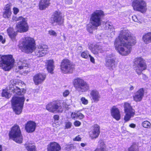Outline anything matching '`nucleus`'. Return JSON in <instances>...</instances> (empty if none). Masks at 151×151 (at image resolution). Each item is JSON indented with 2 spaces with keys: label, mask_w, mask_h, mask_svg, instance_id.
<instances>
[{
  "label": "nucleus",
  "mask_w": 151,
  "mask_h": 151,
  "mask_svg": "<svg viewBox=\"0 0 151 151\" xmlns=\"http://www.w3.org/2000/svg\"><path fill=\"white\" fill-rule=\"evenodd\" d=\"M25 99L24 97L14 96L12 100L13 109L17 114H20L22 111Z\"/></svg>",
  "instance_id": "nucleus-4"
},
{
  "label": "nucleus",
  "mask_w": 151,
  "mask_h": 151,
  "mask_svg": "<svg viewBox=\"0 0 151 151\" xmlns=\"http://www.w3.org/2000/svg\"><path fill=\"white\" fill-rule=\"evenodd\" d=\"M98 35H96V37L97 38H98Z\"/></svg>",
  "instance_id": "nucleus-59"
},
{
  "label": "nucleus",
  "mask_w": 151,
  "mask_h": 151,
  "mask_svg": "<svg viewBox=\"0 0 151 151\" xmlns=\"http://www.w3.org/2000/svg\"><path fill=\"white\" fill-rule=\"evenodd\" d=\"M91 98L94 102H98L101 98V96L99 92L96 90H93L91 91L90 93Z\"/></svg>",
  "instance_id": "nucleus-21"
},
{
  "label": "nucleus",
  "mask_w": 151,
  "mask_h": 151,
  "mask_svg": "<svg viewBox=\"0 0 151 151\" xmlns=\"http://www.w3.org/2000/svg\"><path fill=\"white\" fill-rule=\"evenodd\" d=\"M129 151H135L134 149L133 146H131L129 149Z\"/></svg>",
  "instance_id": "nucleus-52"
},
{
  "label": "nucleus",
  "mask_w": 151,
  "mask_h": 151,
  "mask_svg": "<svg viewBox=\"0 0 151 151\" xmlns=\"http://www.w3.org/2000/svg\"><path fill=\"white\" fill-rule=\"evenodd\" d=\"M94 26L92 25H88L87 27V30L90 33H92L93 32V29L94 28Z\"/></svg>",
  "instance_id": "nucleus-38"
},
{
  "label": "nucleus",
  "mask_w": 151,
  "mask_h": 151,
  "mask_svg": "<svg viewBox=\"0 0 151 151\" xmlns=\"http://www.w3.org/2000/svg\"><path fill=\"white\" fill-rule=\"evenodd\" d=\"M14 60L12 55H0V67L5 71L9 70L13 67Z\"/></svg>",
  "instance_id": "nucleus-3"
},
{
  "label": "nucleus",
  "mask_w": 151,
  "mask_h": 151,
  "mask_svg": "<svg viewBox=\"0 0 151 151\" xmlns=\"http://www.w3.org/2000/svg\"><path fill=\"white\" fill-rule=\"evenodd\" d=\"M35 42L33 38L29 37H25L20 41V47L25 52L32 53L35 48Z\"/></svg>",
  "instance_id": "nucleus-2"
},
{
  "label": "nucleus",
  "mask_w": 151,
  "mask_h": 151,
  "mask_svg": "<svg viewBox=\"0 0 151 151\" xmlns=\"http://www.w3.org/2000/svg\"><path fill=\"white\" fill-rule=\"evenodd\" d=\"M10 138L13 139L16 142L21 143L22 141V137L19 127L17 125H15L12 128L9 133Z\"/></svg>",
  "instance_id": "nucleus-6"
},
{
  "label": "nucleus",
  "mask_w": 151,
  "mask_h": 151,
  "mask_svg": "<svg viewBox=\"0 0 151 151\" xmlns=\"http://www.w3.org/2000/svg\"><path fill=\"white\" fill-rule=\"evenodd\" d=\"M132 6L134 10L145 12L146 10L145 2L142 0H134Z\"/></svg>",
  "instance_id": "nucleus-15"
},
{
  "label": "nucleus",
  "mask_w": 151,
  "mask_h": 151,
  "mask_svg": "<svg viewBox=\"0 0 151 151\" xmlns=\"http://www.w3.org/2000/svg\"><path fill=\"white\" fill-rule=\"evenodd\" d=\"M2 147L1 145H0V151H2Z\"/></svg>",
  "instance_id": "nucleus-57"
},
{
  "label": "nucleus",
  "mask_w": 151,
  "mask_h": 151,
  "mask_svg": "<svg viewBox=\"0 0 151 151\" xmlns=\"http://www.w3.org/2000/svg\"><path fill=\"white\" fill-rule=\"evenodd\" d=\"M113 34H114V32H113V33H112Z\"/></svg>",
  "instance_id": "nucleus-60"
},
{
  "label": "nucleus",
  "mask_w": 151,
  "mask_h": 151,
  "mask_svg": "<svg viewBox=\"0 0 151 151\" xmlns=\"http://www.w3.org/2000/svg\"><path fill=\"white\" fill-rule=\"evenodd\" d=\"M77 115H78V113L73 112L71 114V116L73 119H77L78 118Z\"/></svg>",
  "instance_id": "nucleus-41"
},
{
  "label": "nucleus",
  "mask_w": 151,
  "mask_h": 151,
  "mask_svg": "<svg viewBox=\"0 0 151 151\" xmlns=\"http://www.w3.org/2000/svg\"><path fill=\"white\" fill-rule=\"evenodd\" d=\"M74 124L76 126L78 127L80 125L81 123L79 121H76L74 122Z\"/></svg>",
  "instance_id": "nucleus-45"
},
{
  "label": "nucleus",
  "mask_w": 151,
  "mask_h": 151,
  "mask_svg": "<svg viewBox=\"0 0 151 151\" xmlns=\"http://www.w3.org/2000/svg\"><path fill=\"white\" fill-rule=\"evenodd\" d=\"M89 48L94 54H96L99 52H102L101 46L98 45L93 46V45H91L89 46Z\"/></svg>",
  "instance_id": "nucleus-25"
},
{
  "label": "nucleus",
  "mask_w": 151,
  "mask_h": 151,
  "mask_svg": "<svg viewBox=\"0 0 151 151\" xmlns=\"http://www.w3.org/2000/svg\"><path fill=\"white\" fill-rule=\"evenodd\" d=\"M86 144H85V143H81V145L82 147H84L86 145Z\"/></svg>",
  "instance_id": "nucleus-55"
},
{
  "label": "nucleus",
  "mask_w": 151,
  "mask_h": 151,
  "mask_svg": "<svg viewBox=\"0 0 151 151\" xmlns=\"http://www.w3.org/2000/svg\"><path fill=\"white\" fill-rule=\"evenodd\" d=\"M111 115L116 120H119L120 119L121 115L118 109L115 106H113L111 110Z\"/></svg>",
  "instance_id": "nucleus-23"
},
{
  "label": "nucleus",
  "mask_w": 151,
  "mask_h": 151,
  "mask_svg": "<svg viewBox=\"0 0 151 151\" xmlns=\"http://www.w3.org/2000/svg\"><path fill=\"white\" fill-rule=\"evenodd\" d=\"M124 113L125 114L124 119L125 122H127L134 116L135 114V110L132 108L130 104L127 102L124 103Z\"/></svg>",
  "instance_id": "nucleus-12"
},
{
  "label": "nucleus",
  "mask_w": 151,
  "mask_h": 151,
  "mask_svg": "<svg viewBox=\"0 0 151 151\" xmlns=\"http://www.w3.org/2000/svg\"><path fill=\"white\" fill-rule=\"evenodd\" d=\"M46 109L50 112L54 113H61L63 111V108L61 103L58 101L49 103L47 105Z\"/></svg>",
  "instance_id": "nucleus-9"
},
{
  "label": "nucleus",
  "mask_w": 151,
  "mask_h": 151,
  "mask_svg": "<svg viewBox=\"0 0 151 151\" xmlns=\"http://www.w3.org/2000/svg\"><path fill=\"white\" fill-rule=\"evenodd\" d=\"M45 75L41 73H38L35 75L33 77L35 83L38 85L41 83L45 79Z\"/></svg>",
  "instance_id": "nucleus-19"
},
{
  "label": "nucleus",
  "mask_w": 151,
  "mask_h": 151,
  "mask_svg": "<svg viewBox=\"0 0 151 151\" xmlns=\"http://www.w3.org/2000/svg\"><path fill=\"white\" fill-rule=\"evenodd\" d=\"M100 132L99 126L97 124H95L92 130L89 133V136L92 139H96L98 137Z\"/></svg>",
  "instance_id": "nucleus-18"
},
{
  "label": "nucleus",
  "mask_w": 151,
  "mask_h": 151,
  "mask_svg": "<svg viewBox=\"0 0 151 151\" xmlns=\"http://www.w3.org/2000/svg\"><path fill=\"white\" fill-rule=\"evenodd\" d=\"M133 89H134V87L132 86H131L129 88L130 90L131 91V90H133Z\"/></svg>",
  "instance_id": "nucleus-56"
},
{
  "label": "nucleus",
  "mask_w": 151,
  "mask_h": 151,
  "mask_svg": "<svg viewBox=\"0 0 151 151\" xmlns=\"http://www.w3.org/2000/svg\"><path fill=\"white\" fill-rule=\"evenodd\" d=\"M142 126L145 128H150L151 127V124L150 122L147 121L143 122L142 124Z\"/></svg>",
  "instance_id": "nucleus-33"
},
{
  "label": "nucleus",
  "mask_w": 151,
  "mask_h": 151,
  "mask_svg": "<svg viewBox=\"0 0 151 151\" xmlns=\"http://www.w3.org/2000/svg\"><path fill=\"white\" fill-rule=\"evenodd\" d=\"M144 91L143 88H140L133 96V99L136 102L141 101L144 96Z\"/></svg>",
  "instance_id": "nucleus-20"
},
{
  "label": "nucleus",
  "mask_w": 151,
  "mask_h": 151,
  "mask_svg": "<svg viewBox=\"0 0 151 151\" xmlns=\"http://www.w3.org/2000/svg\"><path fill=\"white\" fill-rule=\"evenodd\" d=\"M50 0H40L39 4V8L40 10H44L50 6Z\"/></svg>",
  "instance_id": "nucleus-27"
},
{
  "label": "nucleus",
  "mask_w": 151,
  "mask_h": 151,
  "mask_svg": "<svg viewBox=\"0 0 151 151\" xmlns=\"http://www.w3.org/2000/svg\"><path fill=\"white\" fill-rule=\"evenodd\" d=\"M73 147V145H67L65 148L68 151H69L71 150Z\"/></svg>",
  "instance_id": "nucleus-43"
},
{
  "label": "nucleus",
  "mask_w": 151,
  "mask_h": 151,
  "mask_svg": "<svg viewBox=\"0 0 151 151\" xmlns=\"http://www.w3.org/2000/svg\"><path fill=\"white\" fill-rule=\"evenodd\" d=\"M29 65L27 61L24 58H20L18 62V67L20 70L26 69Z\"/></svg>",
  "instance_id": "nucleus-26"
},
{
  "label": "nucleus",
  "mask_w": 151,
  "mask_h": 151,
  "mask_svg": "<svg viewBox=\"0 0 151 151\" xmlns=\"http://www.w3.org/2000/svg\"><path fill=\"white\" fill-rule=\"evenodd\" d=\"M36 124L33 122L29 121L26 124L25 129L27 132L29 133H31L35 131Z\"/></svg>",
  "instance_id": "nucleus-24"
},
{
  "label": "nucleus",
  "mask_w": 151,
  "mask_h": 151,
  "mask_svg": "<svg viewBox=\"0 0 151 151\" xmlns=\"http://www.w3.org/2000/svg\"><path fill=\"white\" fill-rule=\"evenodd\" d=\"M132 19L135 22H137L138 20L137 19V18L136 16H134L132 17Z\"/></svg>",
  "instance_id": "nucleus-54"
},
{
  "label": "nucleus",
  "mask_w": 151,
  "mask_h": 151,
  "mask_svg": "<svg viewBox=\"0 0 151 151\" xmlns=\"http://www.w3.org/2000/svg\"><path fill=\"white\" fill-rule=\"evenodd\" d=\"M81 101L82 103L84 105H87L88 103V101L84 97H82L81 98Z\"/></svg>",
  "instance_id": "nucleus-39"
},
{
  "label": "nucleus",
  "mask_w": 151,
  "mask_h": 151,
  "mask_svg": "<svg viewBox=\"0 0 151 151\" xmlns=\"http://www.w3.org/2000/svg\"><path fill=\"white\" fill-rule=\"evenodd\" d=\"M135 64L137 65L136 71L138 75H140L142 71L146 69L147 65L145 61L141 57L135 58L134 60Z\"/></svg>",
  "instance_id": "nucleus-14"
},
{
  "label": "nucleus",
  "mask_w": 151,
  "mask_h": 151,
  "mask_svg": "<svg viewBox=\"0 0 151 151\" xmlns=\"http://www.w3.org/2000/svg\"><path fill=\"white\" fill-rule=\"evenodd\" d=\"M129 126L132 128H134L136 127V125L132 123L129 125Z\"/></svg>",
  "instance_id": "nucleus-53"
},
{
  "label": "nucleus",
  "mask_w": 151,
  "mask_h": 151,
  "mask_svg": "<svg viewBox=\"0 0 151 151\" xmlns=\"http://www.w3.org/2000/svg\"><path fill=\"white\" fill-rule=\"evenodd\" d=\"M77 115L78 118H79L80 119H82L84 117V116L81 113H78V115Z\"/></svg>",
  "instance_id": "nucleus-46"
},
{
  "label": "nucleus",
  "mask_w": 151,
  "mask_h": 151,
  "mask_svg": "<svg viewBox=\"0 0 151 151\" xmlns=\"http://www.w3.org/2000/svg\"><path fill=\"white\" fill-rule=\"evenodd\" d=\"M53 118L55 120H58L59 119V116L58 115H55L54 116Z\"/></svg>",
  "instance_id": "nucleus-51"
},
{
  "label": "nucleus",
  "mask_w": 151,
  "mask_h": 151,
  "mask_svg": "<svg viewBox=\"0 0 151 151\" xmlns=\"http://www.w3.org/2000/svg\"><path fill=\"white\" fill-rule=\"evenodd\" d=\"M65 2L67 4H71L72 3V0H65Z\"/></svg>",
  "instance_id": "nucleus-49"
},
{
  "label": "nucleus",
  "mask_w": 151,
  "mask_h": 151,
  "mask_svg": "<svg viewBox=\"0 0 151 151\" xmlns=\"http://www.w3.org/2000/svg\"><path fill=\"white\" fill-rule=\"evenodd\" d=\"M70 93V92L68 90H65L63 93V96L65 97H67Z\"/></svg>",
  "instance_id": "nucleus-42"
},
{
  "label": "nucleus",
  "mask_w": 151,
  "mask_h": 151,
  "mask_svg": "<svg viewBox=\"0 0 151 151\" xmlns=\"http://www.w3.org/2000/svg\"><path fill=\"white\" fill-rule=\"evenodd\" d=\"M89 55H90L88 52L87 51H85L83 52L81 54V56L85 59H87Z\"/></svg>",
  "instance_id": "nucleus-35"
},
{
  "label": "nucleus",
  "mask_w": 151,
  "mask_h": 151,
  "mask_svg": "<svg viewBox=\"0 0 151 151\" xmlns=\"http://www.w3.org/2000/svg\"><path fill=\"white\" fill-rule=\"evenodd\" d=\"M0 41H1L2 43L3 44L5 42V40H3V37L1 35H0Z\"/></svg>",
  "instance_id": "nucleus-50"
},
{
  "label": "nucleus",
  "mask_w": 151,
  "mask_h": 151,
  "mask_svg": "<svg viewBox=\"0 0 151 151\" xmlns=\"http://www.w3.org/2000/svg\"><path fill=\"white\" fill-rule=\"evenodd\" d=\"M24 84L23 82L19 81L16 80H11L10 81L9 87V90L14 93L18 95H23L26 92L24 89H20L19 86L21 84Z\"/></svg>",
  "instance_id": "nucleus-5"
},
{
  "label": "nucleus",
  "mask_w": 151,
  "mask_h": 151,
  "mask_svg": "<svg viewBox=\"0 0 151 151\" xmlns=\"http://www.w3.org/2000/svg\"><path fill=\"white\" fill-rule=\"evenodd\" d=\"M28 99L27 100V101H28Z\"/></svg>",
  "instance_id": "nucleus-61"
},
{
  "label": "nucleus",
  "mask_w": 151,
  "mask_h": 151,
  "mask_svg": "<svg viewBox=\"0 0 151 151\" xmlns=\"http://www.w3.org/2000/svg\"><path fill=\"white\" fill-rule=\"evenodd\" d=\"M48 33L51 36L56 37L57 36L56 32L53 30L51 29L48 31Z\"/></svg>",
  "instance_id": "nucleus-37"
},
{
  "label": "nucleus",
  "mask_w": 151,
  "mask_h": 151,
  "mask_svg": "<svg viewBox=\"0 0 151 151\" xmlns=\"http://www.w3.org/2000/svg\"><path fill=\"white\" fill-rule=\"evenodd\" d=\"M72 125V123L70 122H66L65 123V129H68L70 128Z\"/></svg>",
  "instance_id": "nucleus-40"
},
{
  "label": "nucleus",
  "mask_w": 151,
  "mask_h": 151,
  "mask_svg": "<svg viewBox=\"0 0 151 151\" xmlns=\"http://www.w3.org/2000/svg\"><path fill=\"white\" fill-rule=\"evenodd\" d=\"M47 149V151H60L61 147L57 143L52 142L48 145Z\"/></svg>",
  "instance_id": "nucleus-22"
},
{
  "label": "nucleus",
  "mask_w": 151,
  "mask_h": 151,
  "mask_svg": "<svg viewBox=\"0 0 151 151\" xmlns=\"http://www.w3.org/2000/svg\"><path fill=\"white\" fill-rule=\"evenodd\" d=\"M73 83L76 89L79 92H85L89 89L88 85L81 78H77L75 79Z\"/></svg>",
  "instance_id": "nucleus-8"
},
{
  "label": "nucleus",
  "mask_w": 151,
  "mask_h": 151,
  "mask_svg": "<svg viewBox=\"0 0 151 151\" xmlns=\"http://www.w3.org/2000/svg\"><path fill=\"white\" fill-rule=\"evenodd\" d=\"M63 37H64L65 39V35H63Z\"/></svg>",
  "instance_id": "nucleus-58"
},
{
  "label": "nucleus",
  "mask_w": 151,
  "mask_h": 151,
  "mask_svg": "<svg viewBox=\"0 0 151 151\" xmlns=\"http://www.w3.org/2000/svg\"><path fill=\"white\" fill-rule=\"evenodd\" d=\"M47 70L51 73H53V71L55 68L53 61L52 60H48L47 61Z\"/></svg>",
  "instance_id": "nucleus-28"
},
{
  "label": "nucleus",
  "mask_w": 151,
  "mask_h": 151,
  "mask_svg": "<svg viewBox=\"0 0 151 151\" xmlns=\"http://www.w3.org/2000/svg\"><path fill=\"white\" fill-rule=\"evenodd\" d=\"M106 149L104 146L98 147L94 151H106Z\"/></svg>",
  "instance_id": "nucleus-36"
},
{
  "label": "nucleus",
  "mask_w": 151,
  "mask_h": 151,
  "mask_svg": "<svg viewBox=\"0 0 151 151\" xmlns=\"http://www.w3.org/2000/svg\"><path fill=\"white\" fill-rule=\"evenodd\" d=\"M12 14L11 9L9 5H7L4 12L3 16L5 18H9Z\"/></svg>",
  "instance_id": "nucleus-29"
},
{
  "label": "nucleus",
  "mask_w": 151,
  "mask_h": 151,
  "mask_svg": "<svg viewBox=\"0 0 151 151\" xmlns=\"http://www.w3.org/2000/svg\"><path fill=\"white\" fill-rule=\"evenodd\" d=\"M47 46L44 44L39 45L34 50L35 55L37 57L44 56L47 52Z\"/></svg>",
  "instance_id": "nucleus-16"
},
{
  "label": "nucleus",
  "mask_w": 151,
  "mask_h": 151,
  "mask_svg": "<svg viewBox=\"0 0 151 151\" xmlns=\"http://www.w3.org/2000/svg\"><path fill=\"white\" fill-rule=\"evenodd\" d=\"M50 19L52 24L56 23L58 25H61L64 22V16L60 11H55L54 12Z\"/></svg>",
  "instance_id": "nucleus-11"
},
{
  "label": "nucleus",
  "mask_w": 151,
  "mask_h": 151,
  "mask_svg": "<svg viewBox=\"0 0 151 151\" xmlns=\"http://www.w3.org/2000/svg\"><path fill=\"white\" fill-rule=\"evenodd\" d=\"M101 39V38H98V39Z\"/></svg>",
  "instance_id": "nucleus-62"
},
{
  "label": "nucleus",
  "mask_w": 151,
  "mask_h": 151,
  "mask_svg": "<svg viewBox=\"0 0 151 151\" xmlns=\"http://www.w3.org/2000/svg\"><path fill=\"white\" fill-rule=\"evenodd\" d=\"M16 21H20L16 25V28L17 31L20 32H25L28 29V26L26 22V19L22 16L17 18H14Z\"/></svg>",
  "instance_id": "nucleus-10"
},
{
  "label": "nucleus",
  "mask_w": 151,
  "mask_h": 151,
  "mask_svg": "<svg viewBox=\"0 0 151 151\" xmlns=\"http://www.w3.org/2000/svg\"><path fill=\"white\" fill-rule=\"evenodd\" d=\"M26 146L28 151H36L35 146L34 144L27 142L26 143Z\"/></svg>",
  "instance_id": "nucleus-32"
},
{
  "label": "nucleus",
  "mask_w": 151,
  "mask_h": 151,
  "mask_svg": "<svg viewBox=\"0 0 151 151\" xmlns=\"http://www.w3.org/2000/svg\"><path fill=\"white\" fill-rule=\"evenodd\" d=\"M135 38L132 37L127 30H122L119 36L116 38L114 43L115 49L123 55L130 53L131 46L136 43Z\"/></svg>",
  "instance_id": "nucleus-1"
},
{
  "label": "nucleus",
  "mask_w": 151,
  "mask_h": 151,
  "mask_svg": "<svg viewBox=\"0 0 151 151\" xmlns=\"http://www.w3.org/2000/svg\"><path fill=\"white\" fill-rule=\"evenodd\" d=\"M81 138L79 136H77L75 138H74L73 140L74 141H80L81 140Z\"/></svg>",
  "instance_id": "nucleus-47"
},
{
  "label": "nucleus",
  "mask_w": 151,
  "mask_h": 151,
  "mask_svg": "<svg viewBox=\"0 0 151 151\" xmlns=\"http://www.w3.org/2000/svg\"><path fill=\"white\" fill-rule=\"evenodd\" d=\"M13 12L14 14H17L19 12V9L16 7H14L13 9Z\"/></svg>",
  "instance_id": "nucleus-44"
},
{
  "label": "nucleus",
  "mask_w": 151,
  "mask_h": 151,
  "mask_svg": "<svg viewBox=\"0 0 151 151\" xmlns=\"http://www.w3.org/2000/svg\"><path fill=\"white\" fill-rule=\"evenodd\" d=\"M2 95V96L4 97L7 98H9L11 96L10 93L6 89L3 90Z\"/></svg>",
  "instance_id": "nucleus-34"
},
{
  "label": "nucleus",
  "mask_w": 151,
  "mask_h": 151,
  "mask_svg": "<svg viewBox=\"0 0 151 151\" xmlns=\"http://www.w3.org/2000/svg\"><path fill=\"white\" fill-rule=\"evenodd\" d=\"M89 56L90 58V60L91 61L92 63H95V59L94 58L92 57L91 55H89Z\"/></svg>",
  "instance_id": "nucleus-48"
},
{
  "label": "nucleus",
  "mask_w": 151,
  "mask_h": 151,
  "mask_svg": "<svg viewBox=\"0 0 151 151\" xmlns=\"http://www.w3.org/2000/svg\"><path fill=\"white\" fill-rule=\"evenodd\" d=\"M106 60V65L110 70H112L116 67L115 58L113 54H109L107 56Z\"/></svg>",
  "instance_id": "nucleus-17"
},
{
  "label": "nucleus",
  "mask_w": 151,
  "mask_h": 151,
  "mask_svg": "<svg viewBox=\"0 0 151 151\" xmlns=\"http://www.w3.org/2000/svg\"><path fill=\"white\" fill-rule=\"evenodd\" d=\"M104 13L101 10H96L91 14L90 21L91 24L95 27H97L101 24V18L104 16Z\"/></svg>",
  "instance_id": "nucleus-7"
},
{
  "label": "nucleus",
  "mask_w": 151,
  "mask_h": 151,
  "mask_svg": "<svg viewBox=\"0 0 151 151\" xmlns=\"http://www.w3.org/2000/svg\"><path fill=\"white\" fill-rule=\"evenodd\" d=\"M74 68V65L68 59H64L61 63L60 68L65 73H72Z\"/></svg>",
  "instance_id": "nucleus-13"
},
{
  "label": "nucleus",
  "mask_w": 151,
  "mask_h": 151,
  "mask_svg": "<svg viewBox=\"0 0 151 151\" xmlns=\"http://www.w3.org/2000/svg\"><path fill=\"white\" fill-rule=\"evenodd\" d=\"M142 40L146 44L151 42V32H149L144 35L142 37Z\"/></svg>",
  "instance_id": "nucleus-30"
},
{
  "label": "nucleus",
  "mask_w": 151,
  "mask_h": 151,
  "mask_svg": "<svg viewBox=\"0 0 151 151\" xmlns=\"http://www.w3.org/2000/svg\"><path fill=\"white\" fill-rule=\"evenodd\" d=\"M8 34L9 37L13 40L14 39L17 33L12 28L10 27L7 29Z\"/></svg>",
  "instance_id": "nucleus-31"
}]
</instances>
